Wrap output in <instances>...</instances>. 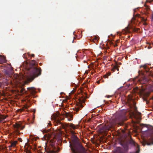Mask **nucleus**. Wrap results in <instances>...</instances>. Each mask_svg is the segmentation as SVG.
Returning a JSON list of instances; mask_svg holds the SVG:
<instances>
[{
  "mask_svg": "<svg viewBox=\"0 0 153 153\" xmlns=\"http://www.w3.org/2000/svg\"><path fill=\"white\" fill-rule=\"evenodd\" d=\"M24 65L25 69L24 74L19 75L18 74H15L13 75V81L7 83L11 82L12 85H14L16 87H19L18 90L22 94H27L28 92L26 91L23 87L24 85L28 82H31L36 77L40 75L41 74V70L40 68L37 66L36 62L32 60L29 65L27 62Z\"/></svg>",
  "mask_w": 153,
  "mask_h": 153,
  "instance_id": "nucleus-1",
  "label": "nucleus"
},
{
  "mask_svg": "<svg viewBox=\"0 0 153 153\" xmlns=\"http://www.w3.org/2000/svg\"><path fill=\"white\" fill-rule=\"evenodd\" d=\"M124 122V109H123L120 110L115 114L114 118L112 119L109 124L103 126L100 128V131L105 133L108 131L113 128L115 125H123Z\"/></svg>",
  "mask_w": 153,
  "mask_h": 153,
  "instance_id": "nucleus-2",
  "label": "nucleus"
},
{
  "mask_svg": "<svg viewBox=\"0 0 153 153\" xmlns=\"http://www.w3.org/2000/svg\"><path fill=\"white\" fill-rule=\"evenodd\" d=\"M72 135L71 136L70 147L73 153H83L85 151L83 147L80 144L78 138L74 135V132L70 129Z\"/></svg>",
  "mask_w": 153,
  "mask_h": 153,
  "instance_id": "nucleus-3",
  "label": "nucleus"
},
{
  "mask_svg": "<svg viewBox=\"0 0 153 153\" xmlns=\"http://www.w3.org/2000/svg\"><path fill=\"white\" fill-rule=\"evenodd\" d=\"M126 125L125 123V152L137 145L131 138V132L128 130H126Z\"/></svg>",
  "mask_w": 153,
  "mask_h": 153,
  "instance_id": "nucleus-4",
  "label": "nucleus"
},
{
  "mask_svg": "<svg viewBox=\"0 0 153 153\" xmlns=\"http://www.w3.org/2000/svg\"><path fill=\"white\" fill-rule=\"evenodd\" d=\"M114 153H124V137L120 136L114 144Z\"/></svg>",
  "mask_w": 153,
  "mask_h": 153,
  "instance_id": "nucleus-5",
  "label": "nucleus"
},
{
  "mask_svg": "<svg viewBox=\"0 0 153 153\" xmlns=\"http://www.w3.org/2000/svg\"><path fill=\"white\" fill-rule=\"evenodd\" d=\"M142 126L141 125V127L142 128L141 130L142 131L145 132L148 131L150 134V138L148 139V141L146 140H143L141 142V143L143 146H145L146 145H150L153 144V128L149 130V129L146 125L143 124Z\"/></svg>",
  "mask_w": 153,
  "mask_h": 153,
  "instance_id": "nucleus-6",
  "label": "nucleus"
},
{
  "mask_svg": "<svg viewBox=\"0 0 153 153\" xmlns=\"http://www.w3.org/2000/svg\"><path fill=\"white\" fill-rule=\"evenodd\" d=\"M51 118L54 121V125L55 126L61 125L62 128L64 129L67 128H72L73 129L76 128V127L72 124L67 123H65L64 124L60 122L57 115L53 114L52 115Z\"/></svg>",
  "mask_w": 153,
  "mask_h": 153,
  "instance_id": "nucleus-7",
  "label": "nucleus"
},
{
  "mask_svg": "<svg viewBox=\"0 0 153 153\" xmlns=\"http://www.w3.org/2000/svg\"><path fill=\"white\" fill-rule=\"evenodd\" d=\"M55 142H50L48 146L46 145V147L45 146V149L47 153H57L59 150V148H56L55 146Z\"/></svg>",
  "mask_w": 153,
  "mask_h": 153,
  "instance_id": "nucleus-8",
  "label": "nucleus"
},
{
  "mask_svg": "<svg viewBox=\"0 0 153 153\" xmlns=\"http://www.w3.org/2000/svg\"><path fill=\"white\" fill-rule=\"evenodd\" d=\"M30 99V96H28L26 98L25 100L26 103L22 108L19 110V111H20V112L23 111L29 107L31 104Z\"/></svg>",
  "mask_w": 153,
  "mask_h": 153,
  "instance_id": "nucleus-9",
  "label": "nucleus"
},
{
  "mask_svg": "<svg viewBox=\"0 0 153 153\" xmlns=\"http://www.w3.org/2000/svg\"><path fill=\"white\" fill-rule=\"evenodd\" d=\"M128 105L131 108L135 105L136 103L131 97L125 99V105Z\"/></svg>",
  "mask_w": 153,
  "mask_h": 153,
  "instance_id": "nucleus-10",
  "label": "nucleus"
},
{
  "mask_svg": "<svg viewBox=\"0 0 153 153\" xmlns=\"http://www.w3.org/2000/svg\"><path fill=\"white\" fill-rule=\"evenodd\" d=\"M136 11V10H134V13L133 14V17L132 18L131 20V22L132 23H133L134 21V20H136V18L137 17H138V18H141V20L143 22H146V19H145L143 17H141L140 16V14H137L136 15L134 14V13Z\"/></svg>",
  "mask_w": 153,
  "mask_h": 153,
  "instance_id": "nucleus-11",
  "label": "nucleus"
},
{
  "mask_svg": "<svg viewBox=\"0 0 153 153\" xmlns=\"http://www.w3.org/2000/svg\"><path fill=\"white\" fill-rule=\"evenodd\" d=\"M14 127L16 129H22L24 128L25 126L23 125V123L20 122L16 123Z\"/></svg>",
  "mask_w": 153,
  "mask_h": 153,
  "instance_id": "nucleus-12",
  "label": "nucleus"
},
{
  "mask_svg": "<svg viewBox=\"0 0 153 153\" xmlns=\"http://www.w3.org/2000/svg\"><path fill=\"white\" fill-rule=\"evenodd\" d=\"M27 89L30 92V94L32 95H34L37 92L35 88L33 87H29L27 88Z\"/></svg>",
  "mask_w": 153,
  "mask_h": 153,
  "instance_id": "nucleus-13",
  "label": "nucleus"
},
{
  "mask_svg": "<svg viewBox=\"0 0 153 153\" xmlns=\"http://www.w3.org/2000/svg\"><path fill=\"white\" fill-rule=\"evenodd\" d=\"M65 116L67 118L68 117L70 118H68L67 119L68 120L71 121L72 120V119L73 118V115L71 114L68 112L65 113Z\"/></svg>",
  "mask_w": 153,
  "mask_h": 153,
  "instance_id": "nucleus-14",
  "label": "nucleus"
},
{
  "mask_svg": "<svg viewBox=\"0 0 153 153\" xmlns=\"http://www.w3.org/2000/svg\"><path fill=\"white\" fill-rule=\"evenodd\" d=\"M6 59L4 56H2L0 55V63L2 64L6 62Z\"/></svg>",
  "mask_w": 153,
  "mask_h": 153,
  "instance_id": "nucleus-15",
  "label": "nucleus"
},
{
  "mask_svg": "<svg viewBox=\"0 0 153 153\" xmlns=\"http://www.w3.org/2000/svg\"><path fill=\"white\" fill-rule=\"evenodd\" d=\"M124 90L123 86H121L120 87L119 89V91L120 92V94L122 95L124 94L123 91Z\"/></svg>",
  "mask_w": 153,
  "mask_h": 153,
  "instance_id": "nucleus-16",
  "label": "nucleus"
},
{
  "mask_svg": "<svg viewBox=\"0 0 153 153\" xmlns=\"http://www.w3.org/2000/svg\"><path fill=\"white\" fill-rule=\"evenodd\" d=\"M140 94L141 95H143L144 96H148L149 94V93H145L143 90L140 91Z\"/></svg>",
  "mask_w": 153,
  "mask_h": 153,
  "instance_id": "nucleus-17",
  "label": "nucleus"
},
{
  "mask_svg": "<svg viewBox=\"0 0 153 153\" xmlns=\"http://www.w3.org/2000/svg\"><path fill=\"white\" fill-rule=\"evenodd\" d=\"M130 28H131L133 31L134 32H138L140 30V29L138 28H133L131 27V26H130Z\"/></svg>",
  "mask_w": 153,
  "mask_h": 153,
  "instance_id": "nucleus-18",
  "label": "nucleus"
},
{
  "mask_svg": "<svg viewBox=\"0 0 153 153\" xmlns=\"http://www.w3.org/2000/svg\"><path fill=\"white\" fill-rule=\"evenodd\" d=\"M6 117V116L0 114V122H1L2 121L4 120Z\"/></svg>",
  "mask_w": 153,
  "mask_h": 153,
  "instance_id": "nucleus-19",
  "label": "nucleus"
},
{
  "mask_svg": "<svg viewBox=\"0 0 153 153\" xmlns=\"http://www.w3.org/2000/svg\"><path fill=\"white\" fill-rule=\"evenodd\" d=\"M130 27H127L126 28H125V33H129L130 32ZM125 35H126V34H125Z\"/></svg>",
  "mask_w": 153,
  "mask_h": 153,
  "instance_id": "nucleus-20",
  "label": "nucleus"
},
{
  "mask_svg": "<svg viewBox=\"0 0 153 153\" xmlns=\"http://www.w3.org/2000/svg\"><path fill=\"white\" fill-rule=\"evenodd\" d=\"M118 66L117 65H115L114 66L112 69V71H114V70H117L118 71H119V69H118Z\"/></svg>",
  "mask_w": 153,
  "mask_h": 153,
  "instance_id": "nucleus-21",
  "label": "nucleus"
},
{
  "mask_svg": "<svg viewBox=\"0 0 153 153\" xmlns=\"http://www.w3.org/2000/svg\"><path fill=\"white\" fill-rule=\"evenodd\" d=\"M4 74L10 76V73L9 71L7 70H4Z\"/></svg>",
  "mask_w": 153,
  "mask_h": 153,
  "instance_id": "nucleus-22",
  "label": "nucleus"
},
{
  "mask_svg": "<svg viewBox=\"0 0 153 153\" xmlns=\"http://www.w3.org/2000/svg\"><path fill=\"white\" fill-rule=\"evenodd\" d=\"M82 106L81 104H79V105L76 108V112H77L79 111L80 109V108H82Z\"/></svg>",
  "mask_w": 153,
  "mask_h": 153,
  "instance_id": "nucleus-23",
  "label": "nucleus"
},
{
  "mask_svg": "<svg viewBox=\"0 0 153 153\" xmlns=\"http://www.w3.org/2000/svg\"><path fill=\"white\" fill-rule=\"evenodd\" d=\"M30 138L32 141H36L38 139L37 137H35L34 136H31V135L30 136Z\"/></svg>",
  "mask_w": 153,
  "mask_h": 153,
  "instance_id": "nucleus-24",
  "label": "nucleus"
},
{
  "mask_svg": "<svg viewBox=\"0 0 153 153\" xmlns=\"http://www.w3.org/2000/svg\"><path fill=\"white\" fill-rule=\"evenodd\" d=\"M99 39V37L98 36H95L93 39V41H94V40H97V41H98Z\"/></svg>",
  "mask_w": 153,
  "mask_h": 153,
  "instance_id": "nucleus-25",
  "label": "nucleus"
},
{
  "mask_svg": "<svg viewBox=\"0 0 153 153\" xmlns=\"http://www.w3.org/2000/svg\"><path fill=\"white\" fill-rule=\"evenodd\" d=\"M16 141L12 143L11 144L10 146H15L16 145Z\"/></svg>",
  "mask_w": 153,
  "mask_h": 153,
  "instance_id": "nucleus-26",
  "label": "nucleus"
},
{
  "mask_svg": "<svg viewBox=\"0 0 153 153\" xmlns=\"http://www.w3.org/2000/svg\"><path fill=\"white\" fill-rule=\"evenodd\" d=\"M35 152H36V153H42L41 152H40V151L38 150H37L36 149V150H35ZM26 153H31L30 152H29V151H28Z\"/></svg>",
  "mask_w": 153,
  "mask_h": 153,
  "instance_id": "nucleus-27",
  "label": "nucleus"
},
{
  "mask_svg": "<svg viewBox=\"0 0 153 153\" xmlns=\"http://www.w3.org/2000/svg\"><path fill=\"white\" fill-rule=\"evenodd\" d=\"M136 146H137V148H138V149L135 152V153H139L140 152L139 146L137 144V145H136Z\"/></svg>",
  "mask_w": 153,
  "mask_h": 153,
  "instance_id": "nucleus-28",
  "label": "nucleus"
},
{
  "mask_svg": "<svg viewBox=\"0 0 153 153\" xmlns=\"http://www.w3.org/2000/svg\"><path fill=\"white\" fill-rule=\"evenodd\" d=\"M15 134L16 135H19L20 134V133L18 130H16L15 131Z\"/></svg>",
  "mask_w": 153,
  "mask_h": 153,
  "instance_id": "nucleus-29",
  "label": "nucleus"
},
{
  "mask_svg": "<svg viewBox=\"0 0 153 153\" xmlns=\"http://www.w3.org/2000/svg\"><path fill=\"white\" fill-rule=\"evenodd\" d=\"M146 9L147 11H148L150 9L149 7L148 6H146Z\"/></svg>",
  "mask_w": 153,
  "mask_h": 153,
  "instance_id": "nucleus-30",
  "label": "nucleus"
},
{
  "mask_svg": "<svg viewBox=\"0 0 153 153\" xmlns=\"http://www.w3.org/2000/svg\"><path fill=\"white\" fill-rule=\"evenodd\" d=\"M117 34L119 35H121L122 34H124V33L123 32L122 33H121V32H117Z\"/></svg>",
  "mask_w": 153,
  "mask_h": 153,
  "instance_id": "nucleus-31",
  "label": "nucleus"
},
{
  "mask_svg": "<svg viewBox=\"0 0 153 153\" xmlns=\"http://www.w3.org/2000/svg\"><path fill=\"white\" fill-rule=\"evenodd\" d=\"M9 67L10 68L9 69V70L10 71H12V68H11V66L10 65H9Z\"/></svg>",
  "mask_w": 153,
  "mask_h": 153,
  "instance_id": "nucleus-32",
  "label": "nucleus"
},
{
  "mask_svg": "<svg viewBox=\"0 0 153 153\" xmlns=\"http://www.w3.org/2000/svg\"><path fill=\"white\" fill-rule=\"evenodd\" d=\"M130 86V85H125V89L128 88V87H129V86Z\"/></svg>",
  "mask_w": 153,
  "mask_h": 153,
  "instance_id": "nucleus-33",
  "label": "nucleus"
},
{
  "mask_svg": "<svg viewBox=\"0 0 153 153\" xmlns=\"http://www.w3.org/2000/svg\"><path fill=\"white\" fill-rule=\"evenodd\" d=\"M107 76L108 77V76H109L111 75V73L110 72L107 73V74H106Z\"/></svg>",
  "mask_w": 153,
  "mask_h": 153,
  "instance_id": "nucleus-34",
  "label": "nucleus"
},
{
  "mask_svg": "<svg viewBox=\"0 0 153 153\" xmlns=\"http://www.w3.org/2000/svg\"><path fill=\"white\" fill-rule=\"evenodd\" d=\"M143 25H147V24L146 22H143Z\"/></svg>",
  "mask_w": 153,
  "mask_h": 153,
  "instance_id": "nucleus-35",
  "label": "nucleus"
},
{
  "mask_svg": "<svg viewBox=\"0 0 153 153\" xmlns=\"http://www.w3.org/2000/svg\"><path fill=\"white\" fill-rule=\"evenodd\" d=\"M142 67H143L144 69H146L147 68L146 66L145 65L142 66Z\"/></svg>",
  "mask_w": 153,
  "mask_h": 153,
  "instance_id": "nucleus-36",
  "label": "nucleus"
},
{
  "mask_svg": "<svg viewBox=\"0 0 153 153\" xmlns=\"http://www.w3.org/2000/svg\"><path fill=\"white\" fill-rule=\"evenodd\" d=\"M143 100L144 101H146V102H147V100L145 98V97H143Z\"/></svg>",
  "mask_w": 153,
  "mask_h": 153,
  "instance_id": "nucleus-37",
  "label": "nucleus"
},
{
  "mask_svg": "<svg viewBox=\"0 0 153 153\" xmlns=\"http://www.w3.org/2000/svg\"><path fill=\"white\" fill-rule=\"evenodd\" d=\"M104 78H108V76H107V75H106V74H105V75H104Z\"/></svg>",
  "mask_w": 153,
  "mask_h": 153,
  "instance_id": "nucleus-38",
  "label": "nucleus"
},
{
  "mask_svg": "<svg viewBox=\"0 0 153 153\" xmlns=\"http://www.w3.org/2000/svg\"><path fill=\"white\" fill-rule=\"evenodd\" d=\"M18 140L20 142H22V139L21 138H18Z\"/></svg>",
  "mask_w": 153,
  "mask_h": 153,
  "instance_id": "nucleus-39",
  "label": "nucleus"
},
{
  "mask_svg": "<svg viewBox=\"0 0 153 153\" xmlns=\"http://www.w3.org/2000/svg\"><path fill=\"white\" fill-rule=\"evenodd\" d=\"M152 48V47L150 45H149L148 47V48L149 49H150Z\"/></svg>",
  "mask_w": 153,
  "mask_h": 153,
  "instance_id": "nucleus-40",
  "label": "nucleus"
},
{
  "mask_svg": "<svg viewBox=\"0 0 153 153\" xmlns=\"http://www.w3.org/2000/svg\"><path fill=\"white\" fill-rule=\"evenodd\" d=\"M48 125L49 126H51V123H48Z\"/></svg>",
  "mask_w": 153,
  "mask_h": 153,
  "instance_id": "nucleus-41",
  "label": "nucleus"
},
{
  "mask_svg": "<svg viewBox=\"0 0 153 153\" xmlns=\"http://www.w3.org/2000/svg\"><path fill=\"white\" fill-rule=\"evenodd\" d=\"M31 55L32 57H34V55L33 54H32Z\"/></svg>",
  "mask_w": 153,
  "mask_h": 153,
  "instance_id": "nucleus-42",
  "label": "nucleus"
},
{
  "mask_svg": "<svg viewBox=\"0 0 153 153\" xmlns=\"http://www.w3.org/2000/svg\"><path fill=\"white\" fill-rule=\"evenodd\" d=\"M111 97V96H108V97H108V98H109L110 97Z\"/></svg>",
  "mask_w": 153,
  "mask_h": 153,
  "instance_id": "nucleus-43",
  "label": "nucleus"
},
{
  "mask_svg": "<svg viewBox=\"0 0 153 153\" xmlns=\"http://www.w3.org/2000/svg\"><path fill=\"white\" fill-rule=\"evenodd\" d=\"M153 2V0H152L151 1H150V2Z\"/></svg>",
  "mask_w": 153,
  "mask_h": 153,
  "instance_id": "nucleus-44",
  "label": "nucleus"
},
{
  "mask_svg": "<svg viewBox=\"0 0 153 153\" xmlns=\"http://www.w3.org/2000/svg\"><path fill=\"white\" fill-rule=\"evenodd\" d=\"M127 36L128 37H130V36Z\"/></svg>",
  "mask_w": 153,
  "mask_h": 153,
  "instance_id": "nucleus-45",
  "label": "nucleus"
},
{
  "mask_svg": "<svg viewBox=\"0 0 153 153\" xmlns=\"http://www.w3.org/2000/svg\"><path fill=\"white\" fill-rule=\"evenodd\" d=\"M127 57V56H126V57H125V59H126Z\"/></svg>",
  "mask_w": 153,
  "mask_h": 153,
  "instance_id": "nucleus-46",
  "label": "nucleus"
},
{
  "mask_svg": "<svg viewBox=\"0 0 153 153\" xmlns=\"http://www.w3.org/2000/svg\"><path fill=\"white\" fill-rule=\"evenodd\" d=\"M27 141H28V142H29V140L28 139H27Z\"/></svg>",
  "mask_w": 153,
  "mask_h": 153,
  "instance_id": "nucleus-47",
  "label": "nucleus"
},
{
  "mask_svg": "<svg viewBox=\"0 0 153 153\" xmlns=\"http://www.w3.org/2000/svg\"><path fill=\"white\" fill-rule=\"evenodd\" d=\"M127 119H126V117H125V121L126 120H127Z\"/></svg>",
  "mask_w": 153,
  "mask_h": 153,
  "instance_id": "nucleus-48",
  "label": "nucleus"
},
{
  "mask_svg": "<svg viewBox=\"0 0 153 153\" xmlns=\"http://www.w3.org/2000/svg\"><path fill=\"white\" fill-rule=\"evenodd\" d=\"M98 83H99V81H98Z\"/></svg>",
  "mask_w": 153,
  "mask_h": 153,
  "instance_id": "nucleus-49",
  "label": "nucleus"
},
{
  "mask_svg": "<svg viewBox=\"0 0 153 153\" xmlns=\"http://www.w3.org/2000/svg\"><path fill=\"white\" fill-rule=\"evenodd\" d=\"M1 83H0V86L1 85Z\"/></svg>",
  "mask_w": 153,
  "mask_h": 153,
  "instance_id": "nucleus-50",
  "label": "nucleus"
},
{
  "mask_svg": "<svg viewBox=\"0 0 153 153\" xmlns=\"http://www.w3.org/2000/svg\"><path fill=\"white\" fill-rule=\"evenodd\" d=\"M74 39H75V37H74Z\"/></svg>",
  "mask_w": 153,
  "mask_h": 153,
  "instance_id": "nucleus-51",
  "label": "nucleus"
},
{
  "mask_svg": "<svg viewBox=\"0 0 153 153\" xmlns=\"http://www.w3.org/2000/svg\"><path fill=\"white\" fill-rule=\"evenodd\" d=\"M74 40H73L72 42H73Z\"/></svg>",
  "mask_w": 153,
  "mask_h": 153,
  "instance_id": "nucleus-52",
  "label": "nucleus"
},
{
  "mask_svg": "<svg viewBox=\"0 0 153 153\" xmlns=\"http://www.w3.org/2000/svg\"><path fill=\"white\" fill-rule=\"evenodd\" d=\"M88 68H89V66H88Z\"/></svg>",
  "mask_w": 153,
  "mask_h": 153,
  "instance_id": "nucleus-53",
  "label": "nucleus"
}]
</instances>
